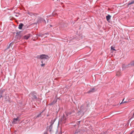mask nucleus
<instances>
[{
  "instance_id": "obj_1",
  "label": "nucleus",
  "mask_w": 134,
  "mask_h": 134,
  "mask_svg": "<svg viewBox=\"0 0 134 134\" xmlns=\"http://www.w3.org/2000/svg\"><path fill=\"white\" fill-rule=\"evenodd\" d=\"M37 94L35 92H32L30 95L31 96V98L33 100H36L38 101L39 102H41V99L39 98H37L36 96Z\"/></svg>"
},
{
  "instance_id": "obj_2",
  "label": "nucleus",
  "mask_w": 134,
  "mask_h": 134,
  "mask_svg": "<svg viewBox=\"0 0 134 134\" xmlns=\"http://www.w3.org/2000/svg\"><path fill=\"white\" fill-rule=\"evenodd\" d=\"M55 120H52L50 122V125L49 126H48L47 127V131H49L51 132L52 131V129L53 127V124H54Z\"/></svg>"
},
{
  "instance_id": "obj_3",
  "label": "nucleus",
  "mask_w": 134,
  "mask_h": 134,
  "mask_svg": "<svg viewBox=\"0 0 134 134\" xmlns=\"http://www.w3.org/2000/svg\"><path fill=\"white\" fill-rule=\"evenodd\" d=\"M90 105V103L89 102H87L85 103L84 104H83L81 105V110L84 109H86V108L89 107Z\"/></svg>"
},
{
  "instance_id": "obj_4",
  "label": "nucleus",
  "mask_w": 134,
  "mask_h": 134,
  "mask_svg": "<svg viewBox=\"0 0 134 134\" xmlns=\"http://www.w3.org/2000/svg\"><path fill=\"white\" fill-rule=\"evenodd\" d=\"M36 58L38 59H47L49 58V57L47 55L43 54L40 55H37L36 56Z\"/></svg>"
},
{
  "instance_id": "obj_5",
  "label": "nucleus",
  "mask_w": 134,
  "mask_h": 134,
  "mask_svg": "<svg viewBox=\"0 0 134 134\" xmlns=\"http://www.w3.org/2000/svg\"><path fill=\"white\" fill-rule=\"evenodd\" d=\"M37 22L38 23L42 22H44L46 23V21L42 18L39 17L37 20Z\"/></svg>"
},
{
  "instance_id": "obj_6",
  "label": "nucleus",
  "mask_w": 134,
  "mask_h": 134,
  "mask_svg": "<svg viewBox=\"0 0 134 134\" xmlns=\"http://www.w3.org/2000/svg\"><path fill=\"white\" fill-rule=\"evenodd\" d=\"M66 26V24H65V23L63 21H62L61 23H60V28H62L65 27Z\"/></svg>"
},
{
  "instance_id": "obj_7",
  "label": "nucleus",
  "mask_w": 134,
  "mask_h": 134,
  "mask_svg": "<svg viewBox=\"0 0 134 134\" xmlns=\"http://www.w3.org/2000/svg\"><path fill=\"white\" fill-rule=\"evenodd\" d=\"M96 91L95 88H91L87 92V93H90L91 92H93Z\"/></svg>"
},
{
  "instance_id": "obj_8",
  "label": "nucleus",
  "mask_w": 134,
  "mask_h": 134,
  "mask_svg": "<svg viewBox=\"0 0 134 134\" xmlns=\"http://www.w3.org/2000/svg\"><path fill=\"white\" fill-rule=\"evenodd\" d=\"M129 64L127 65H125L124 64H123L122 65V68L123 70L125 69L126 68H127L129 66Z\"/></svg>"
},
{
  "instance_id": "obj_9",
  "label": "nucleus",
  "mask_w": 134,
  "mask_h": 134,
  "mask_svg": "<svg viewBox=\"0 0 134 134\" xmlns=\"http://www.w3.org/2000/svg\"><path fill=\"white\" fill-rule=\"evenodd\" d=\"M30 37V34H28L26 35H25L24 36V38L26 40H27Z\"/></svg>"
},
{
  "instance_id": "obj_10",
  "label": "nucleus",
  "mask_w": 134,
  "mask_h": 134,
  "mask_svg": "<svg viewBox=\"0 0 134 134\" xmlns=\"http://www.w3.org/2000/svg\"><path fill=\"white\" fill-rule=\"evenodd\" d=\"M111 17V16L108 14L106 16V18L107 21L108 22H109V20Z\"/></svg>"
},
{
  "instance_id": "obj_11",
  "label": "nucleus",
  "mask_w": 134,
  "mask_h": 134,
  "mask_svg": "<svg viewBox=\"0 0 134 134\" xmlns=\"http://www.w3.org/2000/svg\"><path fill=\"white\" fill-rule=\"evenodd\" d=\"M18 118L17 117L16 118H14L13 119V121L12 123L13 124H15L17 123V121H18Z\"/></svg>"
},
{
  "instance_id": "obj_12",
  "label": "nucleus",
  "mask_w": 134,
  "mask_h": 134,
  "mask_svg": "<svg viewBox=\"0 0 134 134\" xmlns=\"http://www.w3.org/2000/svg\"><path fill=\"white\" fill-rule=\"evenodd\" d=\"M62 121L64 123L65 122L66 120V118L65 117V116L64 115L63 116V117L62 119Z\"/></svg>"
},
{
  "instance_id": "obj_13",
  "label": "nucleus",
  "mask_w": 134,
  "mask_h": 134,
  "mask_svg": "<svg viewBox=\"0 0 134 134\" xmlns=\"http://www.w3.org/2000/svg\"><path fill=\"white\" fill-rule=\"evenodd\" d=\"M24 26L23 24L20 23L19 25L18 29H21Z\"/></svg>"
},
{
  "instance_id": "obj_14",
  "label": "nucleus",
  "mask_w": 134,
  "mask_h": 134,
  "mask_svg": "<svg viewBox=\"0 0 134 134\" xmlns=\"http://www.w3.org/2000/svg\"><path fill=\"white\" fill-rule=\"evenodd\" d=\"M5 90L3 89L1 90L0 91V94H2L3 93L5 92Z\"/></svg>"
},
{
  "instance_id": "obj_15",
  "label": "nucleus",
  "mask_w": 134,
  "mask_h": 134,
  "mask_svg": "<svg viewBox=\"0 0 134 134\" xmlns=\"http://www.w3.org/2000/svg\"><path fill=\"white\" fill-rule=\"evenodd\" d=\"M121 72L120 71H118L116 73V75L117 76H119L121 75Z\"/></svg>"
},
{
  "instance_id": "obj_16",
  "label": "nucleus",
  "mask_w": 134,
  "mask_h": 134,
  "mask_svg": "<svg viewBox=\"0 0 134 134\" xmlns=\"http://www.w3.org/2000/svg\"><path fill=\"white\" fill-rule=\"evenodd\" d=\"M27 14H28L30 15V16H32L33 15H35L34 13H32L30 12H28Z\"/></svg>"
},
{
  "instance_id": "obj_17",
  "label": "nucleus",
  "mask_w": 134,
  "mask_h": 134,
  "mask_svg": "<svg viewBox=\"0 0 134 134\" xmlns=\"http://www.w3.org/2000/svg\"><path fill=\"white\" fill-rule=\"evenodd\" d=\"M129 65H130L132 66H134V60L131 62L129 64Z\"/></svg>"
},
{
  "instance_id": "obj_18",
  "label": "nucleus",
  "mask_w": 134,
  "mask_h": 134,
  "mask_svg": "<svg viewBox=\"0 0 134 134\" xmlns=\"http://www.w3.org/2000/svg\"><path fill=\"white\" fill-rule=\"evenodd\" d=\"M43 112V111L40 113L39 114H38L36 117V118L41 117V114Z\"/></svg>"
},
{
  "instance_id": "obj_19",
  "label": "nucleus",
  "mask_w": 134,
  "mask_h": 134,
  "mask_svg": "<svg viewBox=\"0 0 134 134\" xmlns=\"http://www.w3.org/2000/svg\"><path fill=\"white\" fill-rule=\"evenodd\" d=\"M134 3V0H133V1H131V2H130L128 3V5H130L131 4H133Z\"/></svg>"
},
{
  "instance_id": "obj_20",
  "label": "nucleus",
  "mask_w": 134,
  "mask_h": 134,
  "mask_svg": "<svg viewBox=\"0 0 134 134\" xmlns=\"http://www.w3.org/2000/svg\"><path fill=\"white\" fill-rule=\"evenodd\" d=\"M111 50L116 51V50L112 46H111Z\"/></svg>"
},
{
  "instance_id": "obj_21",
  "label": "nucleus",
  "mask_w": 134,
  "mask_h": 134,
  "mask_svg": "<svg viewBox=\"0 0 134 134\" xmlns=\"http://www.w3.org/2000/svg\"><path fill=\"white\" fill-rule=\"evenodd\" d=\"M71 114V112H69L66 114V115L67 116H68L69 115H70Z\"/></svg>"
},
{
  "instance_id": "obj_22",
  "label": "nucleus",
  "mask_w": 134,
  "mask_h": 134,
  "mask_svg": "<svg viewBox=\"0 0 134 134\" xmlns=\"http://www.w3.org/2000/svg\"><path fill=\"white\" fill-rule=\"evenodd\" d=\"M80 121H78L76 123L77 125H79L80 124Z\"/></svg>"
},
{
  "instance_id": "obj_23",
  "label": "nucleus",
  "mask_w": 134,
  "mask_h": 134,
  "mask_svg": "<svg viewBox=\"0 0 134 134\" xmlns=\"http://www.w3.org/2000/svg\"><path fill=\"white\" fill-rule=\"evenodd\" d=\"M124 99H123L122 102L120 103V104H121L122 103H124Z\"/></svg>"
},
{
  "instance_id": "obj_24",
  "label": "nucleus",
  "mask_w": 134,
  "mask_h": 134,
  "mask_svg": "<svg viewBox=\"0 0 134 134\" xmlns=\"http://www.w3.org/2000/svg\"><path fill=\"white\" fill-rule=\"evenodd\" d=\"M45 65V64H41V66H44Z\"/></svg>"
},
{
  "instance_id": "obj_25",
  "label": "nucleus",
  "mask_w": 134,
  "mask_h": 134,
  "mask_svg": "<svg viewBox=\"0 0 134 134\" xmlns=\"http://www.w3.org/2000/svg\"><path fill=\"white\" fill-rule=\"evenodd\" d=\"M78 131H77V130H76V131H75V134H76V133H78Z\"/></svg>"
},
{
  "instance_id": "obj_26",
  "label": "nucleus",
  "mask_w": 134,
  "mask_h": 134,
  "mask_svg": "<svg viewBox=\"0 0 134 134\" xmlns=\"http://www.w3.org/2000/svg\"><path fill=\"white\" fill-rule=\"evenodd\" d=\"M56 101H53L52 103H53V104H54L56 102Z\"/></svg>"
},
{
  "instance_id": "obj_27",
  "label": "nucleus",
  "mask_w": 134,
  "mask_h": 134,
  "mask_svg": "<svg viewBox=\"0 0 134 134\" xmlns=\"http://www.w3.org/2000/svg\"><path fill=\"white\" fill-rule=\"evenodd\" d=\"M3 97V96H2V94H1V95L0 96V99H1L2 97Z\"/></svg>"
},
{
  "instance_id": "obj_28",
  "label": "nucleus",
  "mask_w": 134,
  "mask_h": 134,
  "mask_svg": "<svg viewBox=\"0 0 134 134\" xmlns=\"http://www.w3.org/2000/svg\"><path fill=\"white\" fill-rule=\"evenodd\" d=\"M134 112L133 115L131 119H132V118H134Z\"/></svg>"
},
{
  "instance_id": "obj_29",
  "label": "nucleus",
  "mask_w": 134,
  "mask_h": 134,
  "mask_svg": "<svg viewBox=\"0 0 134 134\" xmlns=\"http://www.w3.org/2000/svg\"><path fill=\"white\" fill-rule=\"evenodd\" d=\"M12 44V43H10L9 44V47H10V46H11Z\"/></svg>"
},
{
  "instance_id": "obj_30",
  "label": "nucleus",
  "mask_w": 134,
  "mask_h": 134,
  "mask_svg": "<svg viewBox=\"0 0 134 134\" xmlns=\"http://www.w3.org/2000/svg\"><path fill=\"white\" fill-rule=\"evenodd\" d=\"M10 47H9V46H8L7 48L6 49H8L9 48H10Z\"/></svg>"
},
{
  "instance_id": "obj_31",
  "label": "nucleus",
  "mask_w": 134,
  "mask_h": 134,
  "mask_svg": "<svg viewBox=\"0 0 134 134\" xmlns=\"http://www.w3.org/2000/svg\"><path fill=\"white\" fill-rule=\"evenodd\" d=\"M53 103H50V104H49V105H53Z\"/></svg>"
},
{
  "instance_id": "obj_32",
  "label": "nucleus",
  "mask_w": 134,
  "mask_h": 134,
  "mask_svg": "<svg viewBox=\"0 0 134 134\" xmlns=\"http://www.w3.org/2000/svg\"><path fill=\"white\" fill-rule=\"evenodd\" d=\"M44 134H47V132H45Z\"/></svg>"
},
{
  "instance_id": "obj_33",
  "label": "nucleus",
  "mask_w": 134,
  "mask_h": 134,
  "mask_svg": "<svg viewBox=\"0 0 134 134\" xmlns=\"http://www.w3.org/2000/svg\"><path fill=\"white\" fill-rule=\"evenodd\" d=\"M38 36H41V35H40H40H38Z\"/></svg>"
},
{
  "instance_id": "obj_34",
  "label": "nucleus",
  "mask_w": 134,
  "mask_h": 134,
  "mask_svg": "<svg viewBox=\"0 0 134 134\" xmlns=\"http://www.w3.org/2000/svg\"><path fill=\"white\" fill-rule=\"evenodd\" d=\"M45 34H46V35H47V34H48V33H45Z\"/></svg>"
},
{
  "instance_id": "obj_35",
  "label": "nucleus",
  "mask_w": 134,
  "mask_h": 134,
  "mask_svg": "<svg viewBox=\"0 0 134 134\" xmlns=\"http://www.w3.org/2000/svg\"><path fill=\"white\" fill-rule=\"evenodd\" d=\"M127 102L126 101H125L124 102V103H126Z\"/></svg>"
},
{
  "instance_id": "obj_36",
  "label": "nucleus",
  "mask_w": 134,
  "mask_h": 134,
  "mask_svg": "<svg viewBox=\"0 0 134 134\" xmlns=\"http://www.w3.org/2000/svg\"><path fill=\"white\" fill-rule=\"evenodd\" d=\"M41 62L42 63H43V60H42Z\"/></svg>"
},
{
  "instance_id": "obj_37",
  "label": "nucleus",
  "mask_w": 134,
  "mask_h": 134,
  "mask_svg": "<svg viewBox=\"0 0 134 134\" xmlns=\"http://www.w3.org/2000/svg\"><path fill=\"white\" fill-rule=\"evenodd\" d=\"M50 26H51V27L52 26V25H50Z\"/></svg>"
},
{
  "instance_id": "obj_38",
  "label": "nucleus",
  "mask_w": 134,
  "mask_h": 134,
  "mask_svg": "<svg viewBox=\"0 0 134 134\" xmlns=\"http://www.w3.org/2000/svg\"><path fill=\"white\" fill-rule=\"evenodd\" d=\"M133 122H134V120H133Z\"/></svg>"
},
{
  "instance_id": "obj_39",
  "label": "nucleus",
  "mask_w": 134,
  "mask_h": 134,
  "mask_svg": "<svg viewBox=\"0 0 134 134\" xmlns=\"http://www.w3.org/2000/svg\"><path fill=\"white\" fill-rule=\"evenodd\" d=\"M132 134V133H131L130 134Z\"/></svg>"
}]
</instances>
